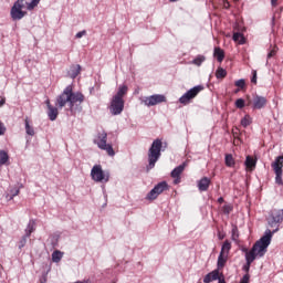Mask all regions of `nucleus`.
Returning <instances> with one entry per match:
<instances>
[{
  "label": "nucleus",
  "mask_w": 283,
  "mask_h": 283,
  "mask_svg": "<svg viewBox=\"0 0 283 283\" xmlns=\"http://www.w3.org/2000/svg\"><path fill=\"white\" fill-rule=\"evenodd\" d=\"M25 6H28V1L25 0H17L11 10H10V17L12 19V21H21V19H23V17H25V14H28L27 11H23V8H25Z\"/></svg>",
  "instance_id": "obj_5"
},
{
  "label": "nucleus",
  "mask_w": 283,
  "mask_h": 283,
  "mask_svg": "<svg viewBox=\"0 0 283 283\" xmlns=\"http://www.w3.org/2000/svg\"><path fill=\"white\" fill-rule=\"evenodd\" d=\"M35 227H36V221H34V219H31L24 230L25 235L30 238L32 233H34Z\"/></svg>",
  "instance_id": "obj_20"
},
{
  "label": "nucleus",
  "mask_w": 283,
  "mask_h": 283,
  "mask_svg": "<svg viewBox=\"0 0 283 283\" xmlns=\"http://www.w3.org/2000/svg\"><path fill=\"white\" fill-rule=\"evenodd\" d=\"M249 280H251V275L244 274L240 280V283H249Z\"/></svg>",
  "instance_id": "obj_42"
},
{
  "label": "nucleus",
  "mask_w": 283,
  "mask_h": 283,
  "mask_svg": "<svg viewBox=\"0 0 283 283\" xmlns=\"http://www.w3.org/2000/svg\"><path fill=\"white\" fill-rule=\"evenodd\" d=\"M213 56H216L219 63H222V61H224V51L217 46L214 48Z\"/></svg>",
  "instance_id": "obj_21"
},
{
  "label": "nucleus",
  "mask_w": 283,
  "mask_h": 283,
  "mask_svg": "<svg viewBox=\"0 0 283 283\" xmlns=\"http://www.w3.org/2000/svg\"><path fill=\"white\" fill-rule=\"evenodd\" d=\"M271 6H273V8H275L277 6V0H271Z\"/></svg>",
  "instance_id": "obj_46"
},
{
  "label": "nucleus",
  "mask_w": 283,
  "mask_h": 283,
  "mask_svg": "<svg viewBox=\"0 0 283 283\" xmlns=\"http://www.w3.org/2000/svg\"><path fill=\"white\" fill-rule=\"evenodd\" d=\"M232 211L233 207H231L230 205L223 206V213H226L227 216H229V213H231Z\"/></svg>",
  "instance_id": "obj_39"
},
{
  "label": "nucleus",
  "mask_w": 283,
  "mask_h": 283,
  "mask_svg": "<svg viewBox=\"0 0 283 283\" xmlns=\"http://www.w3.org/2000/svg\"><path fill=\"white\" fill-rule=\"evenodd\" d=\"M231 233H232V240L234 242H238V238H240V232L238 231V227L237 226L232 227Z\"/></svg>",
  "instance_id": "obj_33"
},
{
  "label": "nucleus",
  "mask_w": 283,
  "mask_h": 283,
  "mask_svg": "<svg viewBox=\"0 0 283 283\" xmlns=\"http://www.w3.org/2000/svg\"><path fill=\"white\" fill-rule=\"evenodd\" d=\"M218 202H220V203L224 202V198L220 197V198L218 199Z\"/></svg>",
  "instance_id": "obj_49"
},
{
  "label": "nucleus",
  "mask_w": 283,
  "mask_h": 283,
  "mask_svg": "<svg viewBox=\"0 0 283 283\" xmlns=\"http://www.w3.org/2000/svg\"><path fill=\"white\" fill-rule=\"evenodd\" d=\"M210 185H211V179H209V177H203L198 181L197 187L199 191H208Z\"/></svg>",
  "instance_id": "obj_15"
},
{
  "label": "nucleus",
  "mask_w": 283,
  "mask_h": 283,
  "mask_svg": "<svg viewBox=\"0 0 283 283\" xmlns=\"http://www.w3.org/2000/svg\"><path fill=\"white\" fill-rule=\"evenodd\" d=\"M185 167H187V163H184L170 172L171 178H175L174 185H180V176L182 175V171H185Z\"/></svg>",
  "instance_id": "obj_14"
},
{
  "label": "nucleus",
  "mask_w": 283,
  "mask_h": 283,
  "mask_svg": "<svg viewBox=\"0 0 283 283\" xmlns=\"http://www.w3.org/2000/svg\"><path fill=\"white\" fill-rule=\"evenodd\" d=\"M93 143L94 145H97L98 149L106 151L109 156H116L114 147H112L111 144H107V133L105 130L98 133Z\"/></svg>",
  "instance_id": "obj_4"
},
{
  "label": "nucleus",
  "mask_w": 283,
  "mask_h": 283,
  "mask_svg": "<svg viewBox=\"0 0 283 283\" xmlns=\"http://www.w3.org/2000/svg\"><path fill=\"white\" fill-rule=\"evenodd\" d=\"M235 107H237L238 109L244 108V99H243V98H238V99L235 101Z\"/></svg>",
  "instance_id": "obj_38"
},
{
  "label": "nucleus",
  "mask_w": 283,
  "mask_h": 283,
  "mask_svg": "<svg viewBox=\"0 0 283 283\" xmlns=\"http://www.w3.org/2000/svg\"><path fill=\"white\" fill-rule=\"evenodd\" d=\"M235 87H239L240 90H244L247 82L244 81V78L238 80L237 82H234Z\"/></svg>",
  "instance_id": "obj_36"
},
{
  "label": "nucleus",
  "mask_w": 283,
  "mask_h": 283,
  "mask_svg": "<svg viewBox=\"0 0 283 283\" xmlns=\"http://www.w3.org/2000/svg\"><path fill=\"white\" fill-rule=\"evenodd\" d=\"M269 227L277 229L280 231V224L283 222V209L271 210L266 219Z\"/></svg>",
  "instance_id": "obj_6"
},
{
  "label": "nucleus",
  "mask_w": 283,
  "mask_h": 283,
  "mask_svg": "<svg viewBox=\"0 0 283 283\" xmlns=\"http://www.w3.org/2000/svg\"><path fill=\"white\" fill-rule=\"evenodd\" d=\"M232 39H233V41H235L240 45H244L247 43V40L244 39V34H242L240 32L233 33Z\"/></svg>",
  "instance_id": "obj_24"
},
{
  "label": "nucleus",
  "mask_w": 283,
  "mask_h": 283,
  "mask_svg": "<svg viewBox=\"0 0 283 283\" xmlns=\"http://www.w3.org/2000/svg\"><path fill=\"white\" fill-rule=\"evenodd\" d=\"M241 125H242V127H249V125H251V117L249 115H245L241 119Z\"/></svg>",
  "instance_id": "obj_34"
},
{
  "label": "nucleus",
  "mask_w": 283,
  "mask_h": 283,
  "mask_svg": "<svg viewBox=\"0 0 283 283\" xmlns=\"http://www.w3.org/2000/svg\"><path fill=\"white\" fill-rule=\"evenodd\" d=\"M8 160H10V156H8L6 150H0V167H2V165H6Z\"/></svg>",
  "instance_id": "obj_29"
},
{
  "label": "nucleus",
  "mask_w": 283,
  "mask_h": 283,
  "mask_svg": "<svg viewBox=\"0 0 283 283\" xmlns=\"http://www.w3.org/2000/svg\"><path fill=\"white\" fill-rule=\"evenodd\" d=\"M227 76V70L222 69V67H218L216 71V77L217 78H226Z\"/></svg>",
  "instance_id": "obj_32"
},
{
  "label": "nucleus",
  "mask_w": 283,
  "mask_h": 283,
  "mask_svg": "<svg viewBox=\"0 0 283 283\" xmlns=\"http://www.w3.org/2000/svg\"><path fill=\"white\" fill-rule=\"evenodd\" d=\"M6 134V126L0 123V136H3Z\"/></svg>",
  "instance_id": "obj_43"
},
{
  "label": "nucleus",
  "mask_w": 283,
  "mask_h": 283,
  "mask_svg": "<svg viewBox=\"0 0 283 283\" xmlns=\"http://www.w3.org/2000/svg\"><path fill=\"white\" fill-rule=\"evenodd\" d=\"M48 117L49 120H56V118H59V108L55 106H49L48 108Z\"/></svg>",
  "instance_id": "obj_18"
},
{
  "label": "nucleus",
  "mask_w": 283,
  "mask_h": 283,
  "mask_svg": "<svg viewBox=\"0 0 283 283\" xmlns=\"http://www.w3.org/2000/svg\"><path fill=\"white\" fill-rule=\"evenodd\" d=\"M282 167H283V156H279L272 163V168L274 169V172H275V182H276V185H283V181H282Z\"/></svg>",
  "instance_id": "obj_11"
},
{
  "label": "nucleus",
  "mask_w": 283,
  "mask_h": 283,
  "mask_svg": "<svg viewBox=\"0 0 283 283\" xmlns=\"http://www.w3.org/2000/svg\"><path fill=\"white\" fill-rule=\"evenodd\" d=\"M202 90H205V86L202 85H197L190 88L179 98V103H181V105H188V103L193 101V98H196V96H198Z\"/></svg>",
  "instance_id": "obj_8"
},
{
  "label": "nucleus",
  "mask_w": 283,
  "mask_h": 283,
  "mask_svg": "<svg viewBox=\"0 0 283 283\" xmlns=\"http://www.w3.org/2000/svg\"><path fill=\"white\" fill-rule=\"evenodd\" d=\"M14 196H19V190H17L15 193L12 195V198H14Z\"/></svg>",
  "instance_id": "obj_50"
},
{
  "label": "nucleus",
  "mask_w": 283,
  "mask_h": 283,
  "mask_svg": "<svg viewBox=\"0 0 283 283\" xmlns=\"http://www.w3.org/2000/svg\"><path fill=\"white\" fill-rule=\"evenodd\" d=\"M61 260H63V252L55 250L52 253V262L59 263Z\"/></svg>",
  "instance_id": "obj_27"
},
{
  "label": "nucleus",
  "mask_w": 283,
  "mask_h": 283,
  "mask_svg": "<svg viewBox=\"0 0 283 283\" xmlns=\"http://www.w3.org/2000/svg\"><path fill=\"white\" fill-rule=\"evenodd\" d=\"M251 264H253V262L245 261V264L242 266V271H244L245 275H249V271H251Z\"/></svg>",
  "instance_id": "obj_35"
},
{
  "label": "nucleus",
  "mask_w": 283,
  "mask_h": 283,
  "mask_svg": "<svg viewBox=\"0 0 283 283\" xmlns=\"http://www.w3.org/2000/svg\"><path fill=\"white\" fill-rule=\"evenodd\" d=\"M242 252L245 253V255H247V253H249V249L243 248V249H242Z\"/></svg>",
  "instance_id": "obj_48"
},
{
  "label": "nucleus",
  "mask_w": 283,
  "mask_h": 283,
  "mask_svg": "<svg viewBox=\"0 0 283 283\" xmlns=\"http://www.w3.org/2000/svg\"><path fill=\"white\" fill-rule=\"evenodd\" d=\"M129 87L127 85H119L117 93L113 96V98H119V101H124L123 98L127 95Z\"/></svg>",
  "instance_id": "obj_17"
},
{
  "label": "nucleus",
  "mask_w": 283,
  "mask_h": 283,
  "mask_svg": "<svg viewBox=\"0 0 283 283\" xmlns=\"http://www.w3.org/2000/svg\"><path fill=\"white\" fill-rule=\"evenodd\" d=\"M216 280H220V271H218V270H214V271L208 273V274L203 277V282H205V283L216 282Z\"/></svg>",
  "instance_id": "obj_16"
},
{
  "label": "nucleus",
  "mask_w": 283,
  "mask_h": 283,
  "mask_svg": "<svg viewBox=\"0 0 283 283\" xmlns=\"http://www.w3.org/2000/svg\"><path fill=\"white\" fill-rule=\"evenodd\" d=\"M247 169H250V171H253L255 169L256 161L251 156H247L245 163H244Z\"/></svg>",
  "instance_id": "obj_23"
},
{
  "label": "nucleus",
  "mask_w": 283,
  "mask_h": 283,
  "mask_svg": "<svg viewBox=\"0 0 283 283\" xmlns=\"http://www.w3.org/2000/svg\"><path fill=\"white\" fill-rule=\"evenodd\" d=\"M81 74V64L72 65L67 72L70 78H76Z\"/></svg>",
  "instance_id": "obj_19"
},
{
  "label": "nucleus",
  "mask_w": 283,
  "mask_h": 283,
  "mask_svg": "<svg viewBox=\"0 0 283 283\" xmlns=\"http://www.w3.org/2000/svg\"><path fill=\"white\" fill-rule=\"evenodd\" d=\"M205 61H207V57L205 55H198L192 60V63L193 65H197L198 67H200L202 63H205Z\"/></svg>",
  "instance_id": "obj_28"
},
{
  "label": "nucleus",
  "mask_w": 283,
  "mask_h": 283,
  "mask_svg": "<svg viewBox=\"0 0 283 283\" xmlns=\"http://www.w3.org/2000/svg\"><path fill=\"white\" fill-rule=\"evenodd\" d=\"M91 178L94 182H109V172L103 171L101 165H95L91 170Z\"/></svg>",
  "instance_id": "obj_7"
},
{
  "label": "nucleus",
  "mask_w": 283,
  "mask_h": 283,
  "mask_svg": "<svg viewBox=\"0 0 283 283\" xmlns=\"http://www.w3.org/2000/svg\"><path fill=\"white\" fill-rule=\"evenodd\" d=\"M224 163L227 167H235V159L231 154H226Z\"/></svg>",
  "instance_id": "obj_26"
},
{
  "label": "nucleus",
  "mask_w": 283,
  "mask_h": 283,
  "mask_svg": "<svg viewBox=\"0 0 283 283\" xmlns=\"http://www.w3.org/2000/svg\"><path fill=\"white\" fill-rule=\"evenodd\" d=\"M170 1V3H176V1H178V0H169Z\"/></svg>",
  "instance_id": "obj_52"
},
{
  "label": "nucleus",
  "mask_w": 283,
  "mask_h": 283,
  "mask_svg": "<svg viewBox=\"0 0 283 283\" xmlns=\"http://www.w3.org/2000/svg\"><path fill=\"white\" fill-rule=\"evenodd\" d=\"M275 54V50H272L268 53V59H273V55Z\"/></svg>",
  "instance_id": "obj_44"
},
{
  "label": "nucleus",
  "mask_w": 283,
  "mask_h": 283,
  "mask_svg": "<svg viewBox=\"0 0 283 283\" xmlns=\"http://www.w3.org/2000/svg\"><path fill=\"white\" fill-rule=\"evenodd\" d=\"M39 3H41V0H31V2H27V10H34Z\"/></svg>",
  "instance_id": "obj_31"
},
{
  "label": "nucleus",
  "mask_w": 283,
  "mask_h": 283,
  "mask_svg": "<svg viewBox=\"0 0 283 283\" xmlns=\"http://www.w3.org/2000/svg\"><path fill=\"white\" fill-rule=\"evenodd\" d=\"M28 238H30V237H28V234H24L21 238V240L19 242V249H23V247H25V244H28Z\"/></svg>",
  "instance_id": "obj_37"
},
{
  "label": "nucleus",
  "mask_w": 283,
  "mask_h": 283,
  "mask_svg": "<svg viewBox=\"0 0 283 283\" xmlns=\"http://www.w3.org/2000/svg\"><path fill=\"white\" fill-rule=\"evenodd\" d=\"M230 251H231V242H229V240H226L221 247L220 253H222V255H229Z\"/></svg>",
  "instance_id": "obj_25"
},
{
  "label": "nucleus",
  "mask_w": 283,
  "mask_h": 283,
  "mask_svg": "<svg viewBox=\"0 0 283 283\" xmlns=\"http://www.w3.org/2000/svg\"><path fill=\"white\" fill-rule=\"evenodd\" d=\"M166 101H167V97H165V95L155 94V95L145 97L143 103L144 105H146V107H154V105H159V103H165Z\"/></svg>",
  "instance_id": "obj_12"
},
{
  "label": "nucleus",
  "mask_w": 283,
  "mask_h": 283,
  "mask_svg": "<svg viewBox=\"0 0 283 283\" xmlns=\"http://www.w3.org/2000/svg\"><path fill=\"white\" fill-rule=\"evenodd\" d=\"M274 233H277V229H274L273 231L269 229L265 230L264 235L253 244L249 252H247L245 262H255L256 256L264 258Z\"/></svg>",
  "instance_id": "obj_2"
},
{
  "label": "nucleus",
  "mask_w": 283,
  "mask_h": 283,
  "mask_svg": "<svg viewBox=\"0 0 283 283\" xmlns=\"http://www.w3.org/2000/svg\"><path fill=\"white\" fill-rule=\"evenodd\" d=\"M24 125H25V133L29 136H34V128L32 126H30V120H28V118H25Z\"/></svg>",
  "instance_id": "obj_30"
},
{
  "label": "nucleus",
  "mask_w": 283,
  "mask_h": 283,
  "mask_svg": "<svg viewBox=\"0 0 283 283\" xmlns=\"http://www.w3.org/2000/svg\"><path fill=\"white\" fill-rule=\"evenodd\" d=\"M4 105H6V99L4 98L0 99V107H3Z\"/></svg>",
  "instance_id": "obj_47"
},
{
  "label": "nucleus",
  "mask_w": 283,
  "mask_h": 283,
  "mask_svg": "<svg viewBox=\"0 0 283 283\" xmlns=\"http://www.w3.org/2000/svg\"><path fill=\"white\" fill-rule=\"evenodd\" d=\"M85 34H87V31H85V30L80 31L75 34V39H83V36H85Z\"/></svg>",
  "instance_id": "obj_41"
},
{
  "label": "nucleus",
  "mask_w": 283,
  "mask_h": 283,
  "mask_svg": "<svg viewBox=\"0 0 283 283\" xmlns=\"http://www.w3.org/2000/svg\"><path fill=\"white\" fill-rule=\"evenodd\" d=\"M85 101V95L81 92H75L72 88V85H67L64 91L56 97L55 105L59 109H63L69 103V109L71 114L75 112H82L83 107L81 106Z\"/></svg>",
  "instance_id": "obj_1"
},
{
  "label": "nucleus",
  "mask_w": 283,
  "mask_h": 283,
  "mask_svg": "<svg viewBox=\"0 0 283 283\" xmlns=\"http://www.w3.org/2000/svg\"><path fill=\"white\" fill-rule=\"evenodd\" d=\"M229 255L222 254V252L218 256L217 266L218 269H224V264H227Z\"/></svg>",
  "instance_id": "obj_22"
},
{
  "label": "nucleus",
  "mask_w": 283,
  "mask_h": 283,
  "mask_svg": "<svg viewBox=\"0 0 283 283\" xmlns=\"http://www.w3.org/2000/svg\"><path fill=\"white\" fill-rule=\"evenodd\" d=\"M219 283H227L224 279H219Z\"/></svg>",
  "instance_id": "obj_51"
},
{
  "label": "nucleus",
  "mask_w": 283,
  "mask_h": 283,
  "mask_svg": "<svg viewBox=\"0 0 283 283\" xmlns=\"http://www.w3.org/2000/svg\"><path fill=\"white\" fill-rule=\"evenodd\" d=\"M269 99L262 95H254L252 99V109H264Z\"/></svg>",
  "instance_id": "obj_13"
},
{
  "label": "nucleus",
  "mask_w": 283,
  "mask_h": 283,
  "mask_svg": "<svg viewBox=\"0 0 283 283\" xmlns=\"http://www.w3.org/2000/svg\"><path fill=\"white\" fill-rule=\"evenodd\" d=\"M272 23H275V17L272 18Z\"/></svg>",
  "instance_id": "obj_53"
},
{
  "label": "nucleus",
  "mask_w": 283,
  "mask_h": 283,
  "mask_svg": "<svg viewBox=\"0 0 283 283\" xmlns=\"http://www.w3.org/2000/svg\"><path fill=\"white\" fill-rule=\"evenodd\" d=\"M169 190L167 181L158 182L146 196V200H156L160 193Z\"/></svg>",
  "instance_id": "obj_9"
},
{
  "label": "nucleus",
  "mask_w": 283,
  "mask_h": 283,
  "mask_svg": "<svg viewBox=\"0 0 283 283\" xmlns=\"http://www.w3.org/2000/svg\"><path fill=\"white\" fill-rule=\"evenodd\" d=\"M45 105H46L48 109H50V107H52V104L50 103V99L45 101Z\"/></svg>",
  "instance_id": "obj_45"
},
{
  "label": "nucleus",
  "mask_w": 283,
  "mask_h": 283,
  "mask_svg": "<svg viewBox=\"0 0 283 283\" xmlns=\"http://www.w3.org/2000/svg\"><path fill=\"white\" fill-rule=\"evenodd\" d=\"M251 83H253L254 85L258 83V71L252 72Z\"/></svg>",
  "instance_id": "obj_40"
},
{
  "label": "nucleus",
  "mask_w": 283,
  "mask_h": 283,
  "mask_svg": "<svg viewBox=\"0 0 283 283\" xmlns=\"http://www.w3.org/2000/svg\"><path fill=\"white\" fill-rule=\"evenodd\" d=\"M108 109L112 116H120V114H123V109H125V99L112 97Z\"/></svg>",
  "instance_id": "obj_10"
},
{
  "label": "nucleus",
  "mask_w": 283,
  "mask_h": 283,
  "mask_svg": "<svg viewBox=\"0 0 283 283\" xmlns=\"http://www.w3.org/2000/svg\"><path fill=\"white\" fill-rule=\"evenodd\" d=\"M165 149H167V143H163V139L157 138L153 142L148 149V165L146 167V171H151V169L156 167V161L160 160V151H165Z\"/></svg>",
  "instance_id": "obj_3"
}]
</instances>
